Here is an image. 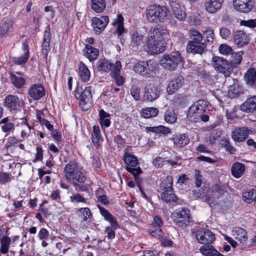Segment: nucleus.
<instances>
[{
  "instance_id": "nucleus-37",
  "label": "nucleus",
  "mask_w": 256,
  "mask_h": 256,
  "mask_svg": "<svg viewBox=\"0 0 256 256\" xmlns=\"http://www.w3.org/2000/svg\"><path fill=\"white\" fill-rule=\"evenodd\" d=\"M114 2L115 0H112ZM92 8L96 12H102L106 8L105 0H91Z\"/></svg>"
},
{
  "instance_id": "nucleus-32",
  "label": "nucleus",
  "mask_w": 256,
  "mask_h": 256,
  "mask_svg": "<svg viewBox=\"0 0 256 256\" xmlns=\"http://www.w3.org/2000/svg\"><path fill=\"white\" fill-rule=\"evenodd\" d=\"M128 148H127L126 150L124 156V161L126 164V166L130 167H135L138 164V160L137 158L134 154H132L128 152Z\"/></svg>"
},
{
  "instance_id": "nucleus-9",
  "label": "nucleus",
  "mask_w": 256,
  "mask_h": 256,
  "mask_svg": "<svg viewBox=\"0 0 256 256\" xmlns=\"http://www.w3.org/2000/svg\"><path fill=\"white\" fill-rule=\"evenodd\" d=\"M181 62L180 55L166 54L160 60V64L166 69L174 70Z\"/></svg>"
},
{
  "instance_id": "nucleus-25",
  "label": "nucleus",
  "mask_w": 256,
  "mask_h": 256,
  "mask_svg": "<svg viewBox=\"0 0 256 256\" xmlns=\"http://www.w3.org/2000/svg\"><path fill=\"white\" fill-rule=\"evenodd\" d=\"M242 111L248 112H253L256 111V96L248 98L241 106Z\"/></svg>"
},
{
  "instance_id": "nucleus-42",
  "label": "nucleus",
  "mask_w": 256,
  "mask_h": 256,
  "mask_svg": "<svg viewBox=\"0 0 256 256\" xmlns=\"http://www.w3.org/2000/svg\"><path fill=\"white\" fill-rule=\"evenodd\" d=\"M188 36L190 38V40L188 42H194L196 43V42H200L202 40L203 36L202 34L198 30L192 28H190L188 32Z\"/></svg>"
},
{
  "instance_id": "nucleus-23",
  "label": "nucleus",
  "mask_w": 256,
  "mask_h": 256,
  "mask_svg": "<svg viewBox=\"0 0 256 256\" xmlns=\"http://www.w3.org/2000/svg\"><path fill=\"white\" fill-rule=\"evenodd\" d=\"M24 54L20 57H14L12 62L16 64L22 65L25 64L29 57L28 46L26 42H24L22 44Z\"/></svg>"
},
{
  "instance_id": "nucleus-27",
  "label": "nucleus",
  "mask_w": 256,
  "mask_h": 256,
  "mask_svg": "<svg viewBox=\"0 0 256 256\" xmlns=\"http://www.w3.org/2000/svg\"><path fill=\"white\" fill-rule=\"evenodd\" d=\"M84 56L90 62L96 60L99 54L98 49L89 44H86L84 50Z\"/></svg>"
},
{
  "instance_id": "nucleus-5",
  "label": "nucleus",
  "mask_w": 256,
  "mask_h": 256,
  "mask_svg": "<svg viewBox=\"0 0 256 256\" xmlns=\"http://www.w3.org/2000/svg\"><path fill=\"white\" fill-rule=\"evenodd\" d=\"M212 65L214 68L225 76H229L232 71V65L225 58L220 56H214L212 60Z\"/></svg>"
},
{
  "instance_id": "nucleus-16",
  "label": "nucleus",
  "mask_w": 256,
  "mask_h": 256,
  "mask_svg": "<svg viewBox=\"0 0 256 256\" xmlns=\"http://www.w3.org/2000/svg\"><path fill=\"white\" fill-rule=\"evenodd\" d=\"M184 79L182 76H178L172 80L168 83L166 90L169 94L176 92L184 85Z\"/></svg>"
},
{
  "instance_id": "nucleus-51",
  "label": "nucleus",
  "mask_w": 256,
  "mask_h": 256,
  "mask_svg": "<svg viewBox=\"0 0 256 256\" xmlns=\"http://www.w3.org/2000/svg\"><path fill=\"white\" fill-rule=\"evenodd\" d=\"M114 25L116 24V33L119 36L122 34L124 31V27L123 25V18L120 15L118 16V18L114 20L112 24Z\"/></svg>"
},
{
  "instance_id": "nucleus-47",
  "label": "nucleus",
  "mask_w": 256,
  "mask_h": 256,
  "mask_svg": "<svg viewBox=\"0 0 256 256\" xmlns=\"http://www.w3.org/2000/svg\"><path fill=\"white\" fill-rule=\"evenodd\" d=\"M164 120L168 124H174L176 122L177 116L173 109L168 110L164 114Z\"/></svg>"
},
{
  "instance_id": "nucleus-56",
  "label": "nucleus",
  "mask_w": 256,
  "mask_h": 256,
  "mask_svg": "<svg viewBox=\"0 0 256 256\" xmlns=\"http://www.w3.org/2000/svg\"><path fill=\"white\" fill-rule=\"evenodd\" d=\"M204 33L206 34V42L209 44L212 43L214 40V30L211 28L208 27L204 31Z\"/></svg>"
},
{
  "instance_id": "nucleus-26",
  "label": "nucleus",
  "mask_w": 256,
  "mask_h": 256,
  "mask_svg": "<svg viewBox=\"0 0 256 256\" xmlns=\"http://www.w3.org/2000/svg\"><path fill=\"white\" fill-rule=\"evenodd\" d=\"M160 198L162 200L168 204L176 203L178 200V198L175 194L174 189L162 192Z\"/></svg>"
},
{
  "instance_id": "nucleus-6",
  "label": "nucleus",
  "mask_w": 256,
  "mask_h": 256,
  "mask_svg": "<svg viewBox=\"0 0 256 256\" xmlns=\"http://www.w3.org/2000/svg\"><path fill=\"white\" fill-rule=\"evenodd\" d=\"M148 40L164 42V38L168 35V31L166 28L161 25H157L152 27L148 32Z\"/></svg>"
},
{
  "instance_id": "nucleus-14",
  "label": "nucleus",
  "mask_w": 256,
  "mask_h": 256,
  "mask_svg": "<svg viewBox=\"0 0 256 256\" xmlns=\"http://www.w3.org/2000/svg\"><path fill=\"white\" fill-rule=\"evenodd\" d=\"M254 0H234L233 4L236 10L241 12H250L254 6Z\"/></svg>"
},
{
  "instance_id": "nucleus-63",
  "label": "nucleus",
  "mask_w": 256,
  "mask_h": 256,
  "mask_svg": "<svg viewBox=\"0 0 256 256\" xmlns=\"http://www.w3.org/2000/svg\"><path fill=\"white\" fill-rule=\"evenodd\" d=\"M43 159V150L41 146H37L36 148V154L35 158L33 160L34 162H36L38 161H42Z\"/></svg>"
},
{
  "instance_id": "nucleus-20",
  "label": "nucleus",
  "mask_w": 256,
  "mask_h": 256,
  "mask_svg": "<svg viewBox=\"0 0 256 256\" xmlns=\"http://www.w3.org/2000/svg\"><path fill=\"white\" fill-rule=\"evenodd\" d=\"M249 130L246 127L236 128L232 133V139L236 142H242L248 136Z\"/></svg>"
},
{
  "instance_id": "nucleus-8",
  "label": "nucleus",
  "mask_w": 256,
  "mask_h": 256,
  "mask_svg": "<svg viewBox=\"0 0 256 256\" xmlns=\"http://www.w3.org/2000/svg\"><path fill=\"white\" fill-rule=\"evenodd\" d=\"M174 214L176 218L174 221L178 227H186L189 224L191 218L188 209L182 208L180 210H176Z\"/></svg>"
},
{
  "instance_id": "nucleus-15",
  "label": "nucleus",
  "mask_w": 256,
  "mask_h": 256,
  "mask_svg": "<svg viewBox=\"0 0 256 256\" xmlns=\"http://www.w3.org/2000/svg\"><path fill=\"white\" fill-rule=\"evenodd\" d=\"M22 102L16 96L8 95L6 96L4 100V106L10 111H13L20 108Z\"/></svg>"
},
{
  "instance_id": "nucleus-50",
  "label": "nucleus",
  "mask_w": 256,
  "mask_h": 256,
  "mask_svg": "<svg viewBox=\"0 0 256 256\" xmlns=\"http://www.w3.org/2000/svg\"><path fill=\"white\" fill-rule=\"evenodd\" d=\"M242 199L248 204H251L254 201H256V197H254V190L252 189L243 192Z\"/></svg>"
},
{
  "instance_id": "nucleus-17",
  "label": "nucleus",
  "mask_w": 256,
  "mask_h": 256,
  "mask_svg": "<svg viewBox=\"0 0 256 256\" xmlns=\"http://www.w3.org/2000/svg\"><path fill=\"white\" fill-rule=\"evenodd\" d=\"M206 44L205 42H188L186 46L188 52L194 54H202L206 50Z\"/></svg>"
},
{
  "instance_id": "nucleus-11",
  "label": "nucleus",
  "mask_w": 256,
  "mask_h": 256,
  "mask_svg": "<svg viewBox=\"0 0 256 256\" xmlns=\"http://www.w3.org/2000/svg\"><path fill=\"white\" fill-rule=\"evenodd\" d=\"M159 96L160 91L156 86L151 83L146 85L143 96L144 100L152 102L157 99Z\"/></svg>"
},
{
  "instance_id": "nucleus-58",
  "label": "nucleus",
  "mask_w": 256,
  "mask_h": 256,
  "mask_svg": "<svg viewBox=\"0 0 256 256\" xmlns=\"http://www.w3.org/2000/svg\"><path fill=\"white\" fill-rule=\"evenodd\" d=\"M140 89L136 85L132 86L130 88V94L136 100H140Z\"/></svg>"
},
{
  "instance_id": "nucleus-34",
  "label": "nucleus",
  "mask_w": 256,
  "mask_h": 256,
  "mask_svg": "<svg viewBox=\"0 0 256 256\" xmlns=\"http://www.w3.org/2000/svg\"><path fill=\"white\" fill-rule=\"evenodd\" d=\"M112 66V64L105 58H100L96 62V68L100 72H107Z\"/></svg>"
},
{
  "instance_id": "nucleus-7",
  "label": "nucleus",
  "mask_w": 256,
  "mask_h": 256,
  "mask_svg": "<svg viewBox=\"0 0 256 256\" xmlns=\"http://www.w3.org/2000/svg\"><path fill=\"white\" fill-rule=\"evenodd\" d=\"M76 96L79 95L80 96V106L82 110L84 111L88 110L91 105L92 100V94L91 92L90 87H86L82 92H80L77 89L75 94Z\"/></svg>"
},
{
  "instance_id": "nucleus-49",
  "label": "nucleus",
  "mask_w": 256,
  "mask_h": 256,
  "mask_svg": "<svg viewBox=\"0 0 256 256\" xmlns=\"http://www.w3.org/2000/svg\"><path fill=\"white\" fill-rule=\"evenodd\" d=\"M10 80L12 84L18 88H22L26 82V80L24 78L18 77L12 74H10Z\"/></svg>"
},
{
  "instance_id": "nucleus-41",
  "label": "nucleus",
  "mask_w": 256,
  "mask_h": 256,
  "mask_svg": "<svg viewBox=\"0 0 256 256\" xmlns=\"http://www.w3.org/2000/svg\"><path fill=\"white\" fill-rule=\"evenodd\" d=\"M144 36L138 32H134L131 35V46L138 47L144 43Z\"/></svg>"
},
{
  "instance_id": "nucleus-40",
  "label": "nucleus",
  "mask_w": 256,
  "mask_h": 256,
  "mask_svg": "<svg viewBox=\"0 0 256 256\" xmlns=\"http://www.w3.org/2000/svg\"><path fill=\"white\" fill-rule=\"evenodd\" d=\"M146 132L160 133L164 134H170L171 132V130L170 128L164 126L146 127Z\"/></svg>"
},
{
  "instance_id": "nucleus-60",
  "label": "nucleus",
  "mask_w": 256,
  "mask_h": 256,
  "mask_svg": "<svg viewBox=\"0 0 256 256\" xmlns=\"http://www.w3.org/2000/svg\"><path fill=\"white\" fill-rule=\"evenodd\" d=\"M12 176L5 172H0V184H6L11 180Z\"/></svg>"
},
{
  "instance_id": "nucleus-3",
  "label": "nucleus",
  "mask_w": 256,
  "mask_h": 256,
  "mask_svg": "<svg viewBox=\"0 0 256 256\" xmlns=\"http://www.w3.org/2000/svg\"><path fill=\"white\" fill-rule=\"evenodd\" d=\"M156 65L152 60L139 61L133 68L136 73L146 78H154L156 74Z\"/></svg>"
},
{
  "instance_id": "nucleus-22",
  "label": "nucleus",
  "mask_w": 256,
  "mask_h": 256,
  "mask_svg": "<svg viewBox=\"0 0 256 256\" xmlns=\"http://www.w3.org/2000/svg\"><path fill=\"white\" fill-rule=\"evenodd\" d=\"M172 140L174 144L178 148L184 147L190 142V138L186 134H174Z\"/></svg>"
},
{
  "instance_id": "nucleus-48",
  "label": "nucleus",
  "mask_w": 256,
  "mask_h": 256,
  "mask_svg": "<svg viewBox=\"0 0 256 256\" xmlns=\"http://www.w3.org/2000/svg\"><path fill=\"white\" fill-rule=\"evenodd\" d=\"M50 28L49 26L46 28L44 36L42 43V50L47 52L50 46Z\"/></svg>"
},
{
  "instance_id": "nucleus-46",
  "label": "nucleus",
  "mask_w": 256,
  "mask_h": 256,
  "mask_svg": "<svg viewBox=\"0 0 256 256\" xmlns=\"http://www.w3.org/2000/svg\"><path fill=\"white\" fill-rule=\"evenodd\" d=\"M200 251L204 256H213L216 250L212 246L205 244L200 248Z\"/></svg>"
},
{
  "instance_id": "nucleus-39",
  "label": "nucleus",
  "mask_w": 256,
  "mask_h": 256,
  "mask_svg": "<svg viewBox=\"0 0 256 256\" xmlns=\"http://www.w3.org/2000/svg\"><path fill=\"white\" fill-rule=\"evenodd\" d=\"M76 214L78 218L82 219V222L91 219L92 216L90 210L88 208H80L76 212Z\"/></svg>"
},
{
  "instance_id": "nucleus-1",
  "label": "nucleus",
  "mask_w": 256,
  "mask_h": 256,
  "mask_svg": "<svg viewBox=\"0 0 256 256\" xmlns=\"http://www.w3.org/2000/svg\"><path fill=\"white\" fill-rule=\"evenodd\" d=\"M64 172L66 180L76 190L82 192L88 190L89 184L86 183V177L84 171L76 162H69L65 166Z\"/></svg>"
},
{
  "instance_id": "nucleus-61",
  "label": "nucleus",
  "mask_w": 256,
  "mask_h": 256,
  "mask_svg": "<svg viewBox=\"0 0 256 256\" xmlns=\"http://www.w3.org/2000/svg\"><path fill=\"white\" fill-rule=\"evenodd\" d=\"M194 180L196 186L197 188H200L202 182V176L200 174V172L198 170H194Z\"/></svg>"
},
{
  "instance_id": "nucleus-12",
  "label": "nucleus",
  "mask_w": 256,
  "mask_h": 256,
  "mask_svg": "<svg viewBox=\"0 0 256 256\" xmlns=\"http://www.w3.org/2000/svg\"><path fill=\"white\" fill-rule=\"evenodd\" d=\"M225 192L222 186L216 184L213 185L208 192L207 195V202L210 204L216 202L217 200L221 197Z\"/></svg>"
},
{
  "instance_id": "nucleus-4",
  "label": "nucleus",
  "mask_w": 256,
  "mask_h": 256,
  "mask_svg": "<svg viewBox=\"0 0 256 256\" xmlns=\"http://www.w3.org/2000/svg\"><path fill=\"white\" fill-rule=\"evenodd\" d=\"M208 102L204 100H200L192 104L188 109L186 118L190 122L200 121V114L204 112Z\"/></svg>"
},
{
  "instance_id": "nucleus-62",
  "label": "nucleus",
  "mask_w": 256,
  "mask_h": 256,
  "mask_svg": "<svg viewBox=\"0 0 256 256\" xmlns=\"http://www.w3.org/2000/svg\"><path fill=\"white\" fill-rule=\"evenodd\" d=\"M70 200L72 202L78 203L80 202H86V199L79 194H74L70 196Z\"/></svg>"
},
{
  "instance_id": "nucleus-54",
  "label": "nucleus",
  "mask_w": 256,
  "mask_h": 256,
  "mask_svg": "<svg viewBox=\"0 0 256 256\" xmlns=\"http://www.w3.org/2000/svg\"><path fill=\"white\" fill-rule=\"evenodd\" d=\"M222 146L224 148L226 151L229 152L230 154H234L236 150L230 144L228 140L223 139L221 141Z\"/></svg>"
},
{
  "instance_id": "nucleus-18",
  "label": "nucleus",
  "mask_w": 256,
  "mask_h": 256,
  "mask_svg": "<svg viewBox=\"0 0 256 256\" xmlns=\"http://www.w3.org/2000/svg\"><path fill=\"white\" fill-rule=\"evenodd\" d=\"M45 90L41 84H34L28 90V94L34 100H40L45 94Z\"/></svg>"
},
{
  "instance_id": "nucleus-64",
  "label": "nucleus",
  "mask_w": 256,
  "mask_h": 256,
  "mask_svg": "<svg viewBox=\"0 0 256 256\" xmlns=\"http://www.w3.org/2000/svg\"><path fill=\"white\" fill-rule=\"evenodd\" d=\"M154 230H150V234L153 236L158 238H162L164 236L160 228H154Z\"/></svg>"
},
{
  "instance_id": "nucleus-30",
  "label": "nucleus",
  "mask_w": 256,
  "mask_h": 256,
  "mask_svg": "<svg viewBox=\"0 0 256 256\" xmlns=\"http://www.w3.org/2000/svg\"><path fill=\"white\" fill-rule=\"evenodd\" d=\"M244 164L238 162H234L231 168L232 174L237 178L241 177L244 174Z\"/></svg>"
},
{
  "instance_id": "nucleus-29",
  "label": "nucleus",
  "mask_w": 256,
  "mask_h": 256,
  "mask_svg": "<svg viewBox=\"0 0 256 256\" xmlns=\"http://www.w3.org/2000/svg\"><path fill=\"white\" fill-rule=\"evenodd\" d=\"M78 74L81 80L83 82L89 81L90 73L86 65L80 62L78 65Z\"/></svg>"
},
{
  "instance_id": "nucleus-13",
  "label": "nucleus",
  "mask_w": 256,
  "mask_h": 256,
  "mask_svg": "<svg viewBox=\"0 0 256 256\" xmlns=\"http://www.w3.org/2000/svg\"><path fill=\"white\" fill-rule=\"evenodd\" d=\"M92 22L94 30L96 34H98L104 30L109 22V19L108 17L106 16L100 18L94 17Z\"/></svg>"
},
{
  "instance_id": "nucleus-52",
  "label": "nucleus",
  "mask_w": 256,
  "mask_h": 256,
  "mask_svg": "<svg viewBox=\"0 0 256 256\" xmlns=\"http://www.w3.org/2000/svg\"><path fill=\"white\" fill-rule=\"evenodd\" d=\"M12 25V22L8 20H3L0 23V35L8 32L9 28Z\"/></svg>"
},
{
  "instance_id": "nucleus-57",
  "label": "nucleus",
  "mask_w": 256,
  "mask_h": 256,
  "mask_svg": "<svg viewBox=\"0 0 256 256\" xmlns=\"http://www.w3.org/2000/svg\"><path fill=\"white\" fill-rule=\"evenodd\" d=\"M218 50L220 53L225 55L231 54L232 51V48L226 44L220 45Z\"/></svg>"
},
{
  "instance_id": "nucleus-38",
  "label": "nucleus",
  "mask_w": 256,
  "mask_h": 256,
  "mask_svg": "<svg viewBox=\"0 0 256 256\" xmlns=\"http://www.w3.org/2000/svg\"><path fill=\"white\" fill-rule=\"evenodd\" d=\"M173 180L172 176H168L164 178L160 184V190L165 192L166 190H170V189H174L172 188Z\"/></svg>"
},
{
  "instance_id": "nucleus-21",
  "label": "nucleus",
  "mask_w": 256,
  "mask_h": 256,
  "mask_svg": "<svg viewBox=\"0 0 256 256\" xmlns=\"http://www.w3.org/2000/svg\"><path fill=\"white\" fill-rule=\"evenodd\" d=\"M234 40L236 45L238 47H242L248 44L250 38L242 30H238L234 33Z\"/></svg>"
},
{
  "instance_id": "nucleus-36",
  "label": "nucleus",
  "mask_w": 256,
  "mask_h": 256,
  "mask_svg": "<svg viewBox=\"0 0 256 256\" xmlns=\"http://www.w3.org/2000/svg\"><path fill=\"white\" fill-rule=\"evenodd\" d=\"M102 140L100 129L98 126H93V132L92 134V140L96 148H98L100 146V140Z\"/></svg>"
},
{
  "instance_id": "nucleus-31",
  "label": "nucleus",
  "mask_w": 256,
  "mask_h": 256,
  "mask_svg": "<svg viewBox=\"0 0 256 256\" xmlns=\"http://www.w3.org/2000/svg\"><path fill=\"white\" fill-rule=\"evenodd\" d=\"M245 80L248 84L251 86H256V70L249 68L244 75Z\"/></svg>"
},
{
  "instance_id": "nucleus-24",
  "label": "nucleus",
  "mask_w": 256,
  "mask_h": 256,
  "mask_svg": "<svg viewBox=\"0 0 256 256\" xmlns=\"http://www.w3.org/2000/svg\"><path fill=\"white\" fill-rule=\"evenodd\" d=\"M222 3L223 0H210L205 3L204 6L208 12L214 14L221 8Z\"/></svg>"
},
{
  "instance_id": "nucleus-2",
  "label": "nucleus",
  "mask_w": 256,
  "mask_h": 256,
  "mask_svg": "<svg viewBox=\"0 0 256 256\" xmlns=\"http://www.w3.org/2000/svg\"><path fill=\"white\" fill-rule=\"evenodd\" d=\"M147 20L152 23H162L170 15L169 9L164 6L154 4L148 6L146 10Z\"/></svg>"
},
{
  "instance_id": "nucleus-45",
  "label": "nucleus",
  "mask_w": 256,
  "mask_h": 256,
  "mask_svg": "<svg viewBox=\"0 0 256 256\" xmlns=\"http://www.w3.org/2000/svg\"><path fill=\"white\" fill-rule=\"evenodd\" d=\"M230 62V64L232 65V68L237 67L241 62L242 60V55L243 52H239L237 53H232Z\"/></svg>"
},
{
  "instance_id": "nucleus-44",
  "label": "nucleus",
  "mask_w": 256,
  "mask_h": 256,
  "mask_svg": "<svg viewBox=\"0 0 256 256\" xmlns=\"http://www.w3.org/2000/svg\"><path fill=\"white\" fill-rule=\"evenodd\" d=\"M11 239L10 237L4 236L0 240V252L6 254L8 251Z\"/></svg>"
},
{
  "instance_id": "nucleus-33",
  "label": "nucleus",
  "mask_w": 256,
  "mask_h": 256,
  "mask_svg": "<svg viewBox=\"0 0 256 256\" xmlns=\"http://www.w3.org/2000/svg\"><path fill=\"white\" fill-rule=\"evenodd\" d=\"M246 234V230L242 228H234L232 231V235L240 243L244 242L247 239Z\"/></svg>"
},
{
  "instance_id": "nucleus-19",
  "label": "nucleus",
  "mask_w": 256,
  "mask_h": 256,
  "mask_svg": "<svg viewBox=\"0 0 256 256\" xmlns=\"http://www.w3.org/2000/svg\"><path fill=\"white\" fill-rule=\"evenodd\" d=\"M148 51L152 54H156L162 52L165 49L164 42L158 40H148L146 42Z\"/></svg>"
},
{
  "instance_id": "nucleus-28",
  "label": "nucleus",
  "mask_w": 256,
  "mask_h": 256,
  "mask_svg": "<svg viewBox=\"0 0 256 256\" xmlns=\"http://www.w3.org/2000/svg\"><path fill=\"white\" fill-rule=\"evenodd\" d=\"M100 214L104 216V220L110 223V226L112 227V228L116 230L119 228L118 222L108 210L103 208H100Z\"/></svg>"
},
{
  "instance_id": "nucleus-53",
  "label": "nucleus",
  "mask_w": 256,
  "mask_h": 256,
  "mask_svg": "<svg viewBox=\"0 0 256 256\" xmlns=\"http://www.w3.org/2000/svg\"><path fill=\"white\" fill-rule=\"evenodd\" d=\"M172 12L174 16L180 20H184L186 18L185 12L180 8H174Z\"/></svg>"
},
{
  "instance_id": "nucleus-35",
  "label": "nucleus",
  "mask_w": 256,
  "mask_h": 256,
  "mask_svg": "<svg viewBox=\"0 0 256 256\" xmlns=\"http://www.w3.org/2000/svg\"><path fill=\"white\" fill-rule=\"evenodd\" d=\"M158 114V109L154 107L144 108L140 112V116L145 118L155 117Z\"/></svg>"
},
{
  "instance_id": "nucleus-55",
  "label": "nucleus",
  "mask_w": 256,
  "mask_h": 256,
  "mask_svg": "<svg viewBox=\"0 0 256 256\" xmlns=\"http://www.w3.org/2000/svg\"><path fill=\"white\" fill-rule=\"evenodd\" d=\"M122 65L120 61H116L114 64V67L110 70V76L113 78L114 76H118L120 75Z\"/></svg>"
},
{
  "instance_id": "nucleus-59",
  "label": "nucleus",
  "mask_w": 256,
  "mask_h": 256,
  "mask_svg": "<svg viewBox=\"0 0 256 256\" xmlns=\"http://www.w3.org/2000/svg\"><path fill=\"white\" fill-rule=\"evenodd\" d=\"M126 169L128 172L134 176L135 179H136L138 175L142 172V170L140 167L134 168V167L126 166Z\"/></svg>"
},
{
  "instance_id": "nucleus-43",
  "label": "nucleus",
  "mask_w": 256,
  "mask_h": 256,
  "mask_svg": "<svg viewBox=\"0 0 256 256\" xmlns=\"http://www.w3.org/2000/svg\"><path fill=\"white\" fill-rule=\"evenodd\" d=\"M0 124L2 126L1 128L4 132H10L14 129V124L10 121L8 118H4L0 121Z\"/></svg>"
},
{
  "instance_id": "nucleus-10",
  "label": "nucleus",
  "mask_w": 256,
  "mask_h": 256,
  "mask_svg": "<svg viewBox=\"0 0 256 256\" xmlns=\"http://www.w3.org/2000/svg\"><path fill=\"white\" fill-rule=\"evenodd\" d=\"M196 236L200 243L210 244L215 240L214 234L209 230L200 228L196 232Z\"/></svg>"
}]
</instances>
